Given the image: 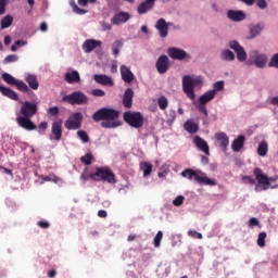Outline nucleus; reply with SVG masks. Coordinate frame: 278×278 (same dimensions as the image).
Listing matches in <instances>:
<instances>
[{"label":"nucleus","mask_w":278,"mask_h":278,"mask_svg":"<svg viewBox=\"0 0 278 278\" xmlns=\"http://www.w3.org/2000/svg\"><path fill=\"white\" fill-rule=\"evenodd\" d=\"M22 103L20 111L15 113L18 127L25 131H36L38 126L31 121L38 113V103L31 101H20Z\"/></svg>","instance_id":"nucleus-1"},{"label":"nucleus","mask_w":278,"mask_h":278,"mask_svg":"<svg viewBox=\"0 0 278 278\" xmlns=\"http://www.w3.org/2000/svg\"><path fill=\"white\" fill-rule=\"evenodd\" d=\"M118 116L121 113L114 109L102 108L96 111L92 115V118L96 123L101 122V127L103 129H116V127H121L122 123L118 121Z\"/></svg>","instance_id":"nucleus-2"},{"label":"nucleus","mask_w":278,"mask_h":278,"mask_svg":"<svg viewBox=\"0 0 278 278\" xmlns=\"http://www.w3.org/2000/svg\"><path fill=\"white\" fill-rule=\"evenodd\" d=\"M194 88H203V77L185 75L182 77V92H185V94L191 101H194V99H197Z\"/></svg>","instance_id":"nucleus-3"},{"label":"nucleus","mask_w":278,"mask_h":278,"mask_svg":"<svg viewBox=\"0 0 278 278\" xmlns=\"http://www.w3.org/2000/svg\"><path fill=\"white\" fill-rule=\"evenodd\" d=\"M199 175L198 172L193 169H185L181 172V177L189 179V181H197L201 186H216V180L211 179L210 177L205 176V174Z\"/></svg>","instance_id":"nucleus-4"},{"label":"nucleus","mask_w":278,"mask_h":278,"mask_svg":"<svg viewBox=\"0 0 278 278\" xmlns=\"http://www.w3.org/2000/svg\"><path fill=\"white\" fill-rule=\"evenodd\" d=\"M247 64L248 66H256V68H266V65L268 64V55L258 50H251L249 52Z\"/></svg>","instance_id":"nucleus-5"},{"label":"nucleus","mask_w":278,"mask_h":278,"mask_svg":"<svg viewBox=\"0 0 278 278\" xmlns=\"http://www.w3.org/2000/svg\"><path fill=\"white\" fill-rule=\"evenodd\" d=\"M253 175L257 181L254 188L255 192H264L270 188V181H273V178H268L260 167L254 168Z\"/></svg>","instance_id":"nucleus-6"},{"label":"nucleus","mask_w":278,"mask_h":278,"mask_svg":"<svg viewBox=\"0 0 278 278\" xmlns=\"http://www.w3.org/2000/svg\"><path fill=\"white\" fill-rule=\"evenodd\" d=\"M93 181H108V184H116L114 173L110 167H98L96 173L89 175Z\"/></svg>","instance_id":"nucleus-7"},{"label":"nucleus","mask_w":278,"mask_h":278,"mask_svg":"<svg viewBox=\"0 0 278 278\" xmlns=\"http://www.w3.org/2000/svg\"><path fill=\"white\" fill-rule=\"evenodd\" d=\"M123 118L127 125L134 127L135 129H140L144 125V117L142 113L136 111L124 112Z\"/></svg>","instance_id":"nucleus-8"},{"label":"nucleus","mask_w":278,"mask_h":278,"mask_svg":"<svg viewBox=\"0 0 278 278\" xmlns=\"http://www.w3.org/2000/svg\"><path fill=\"white\" fill-rule=\"evenodd\" d=\"M62 101L70 103V105H88V96L83 91H74L62 98Z\"/></svg>","instance_id":"nucleus-9"},{"label":"nucleus","mask_w":278,"mask_h":278,"mask_svg":"<svg viewBox=\"0 0 278 278\" xmlns=\"http://www.w3.org/2000/svg\"><path fill=\"white\" fill-rule=\"evenodd\" d=\"M81 123H84V114L76 112L65 121V128L70 131H77V129H81Z\"/></svg>","instance_id":"nucleus-10"},{"label":"nucleus","mask_w":278,"mask_h":278,"mask_svg":"<svg viewBox=\"0 0 278 278\" xmlns=\"http://www.w3.org/2000/svg\"><path fill=\"white\" fill-rule=\"evenodd\" d=\"M167 55H169L172 60H179V61L192 60V55H190L184 49L177 48V47L168 48Z\"/></svg>","instance_id":"nucleus-11"},{"label":"nucleus","mask_w":278,"mask_h":278,"mask_svg":"<svg viewBox=\"0 0 278 278\" xmlns=\"http://www.w3.org/2000/svg\"><path fill=\"white\" fill-rule=\"evenodd\" d=\"M229 49H232L237 55L238 62H247V50L237 40H231L228 42Z\"/></svg>","instance_id":"nucleus-12"},{"label":"nucleus","mask_w":278,"mask_h":278,"mask_svg":"<svg viewBox=\"0 0 278 278\" xmlns=\"http://www.w3.org/2000/svg\"><path fill=\"white\" fill-rule=\"evenodd\" d=\"M169 66H170V61L166 54L159 56L155 63V67L157 73H160V75H164V73H167Z\"/></svg>","instance_id":"nucleus-13"},{"label":"nucleus","mask_w":278,"mask_h":278,"mask_svg":"<svg viewBox=\"0 0 278 278\" xmlns=\"http://www.w3.org/2000/svg\"><path fill=\"white\" fill-rule=\"evenodd\" d=\"M227 18L232 23H242V21L247 20V13L242 10H228Z\"/></svg>","instance_id":"nucleus-14"},{"label":"nucleus","mask_w":278,"mask_h":278,"mask_svg":"<svg viewBox=\"0 0 278 278\" xmlns=\"http://www.w3.org/2000/svg\"><path fill=\"white\" fill-rule=\"evenodd\" d=\"M170 23H166V20L160 18L155 24V29L159 30L160 38H166L168 36V26Z\"/></svg>","instance_id":"nucleus-15"},{"label":"nucleus","mask_w":278,"mask_h":278,"mask_svg":"<svg viewBox=\"0 0 278 278\" xmlns=\"http://www.w3.org/2000/svg\"><path fill=\"white\" fill-rule=\"evenodd\" d=\"M101 45H103V42H101V40L87 39L83 43V51H85V53H92V51H94V49L101 47Z\"/></svg>","instance_id":"nucleus-16"},{"label":"nucleus","mask_w":278,"mask_h":278,"mask_svg":"<svg viewBox=\"0 0 278 278\" xmlns=\"http://www.w3.org/2000/svg\"><path fill=\"white\" fill-rule=\"evenodd\" d=\"M130 18H131V15H129L128 12L122 11L112 17L111 23L113 25H123L127 23V21H129Z\"/></svg>","instance_id":"nucleus-17"},{"label":"nucleus","mask_w":278,"mask_h":278,"mask_svg":"<svg viewBox=\"0 0 278 278\" xmlns=\"http://www.w3.org/2000/svg\"><path fill=\"white\" fill-rule=\"evenodd\" d=\"M119 71L122 79L125 81V84H131V81L136 79V75H134L131 68H129L127 65H122Z\"/></svg>","instance_id":"nucleus-18"},{"label":"nucleus","mask_w":278,"mask_h":278,"mask_svg":"<svg viewBox=\"0 0 278 278\" xmlns=\"http://www.w3.org/2000/svg\"><path fill=\"white\" fill-rule=\"evenodd\" d=\"M193 143L195 144L197 149L202 151V153L210 155V146L207 144V141H205L200 136H195L193 138Z\"/></svg>","instance_id":"nucleus-19"},{"label":"nucleus","mask_w":278,"mask_h":278,"mask_svg":"<svg viewBox=\"0 0 278 278\" xmlns=\"http://www.w3.org/2000/svg\"><path fill=\"white\" fill-rule=\"evenodd\" d=\"M215 139L217 140V142H219V149L226 152L229 148V136H227V134L225 132H217L215 134Z\"/></svg>","instance_id":"nucleus-20"},{"label":"nucleus","mask_w":278,"mask_h":278,"mask_svg":"<svg viewBox=\"0 0 278 278\" xmlns=\"http://www.w3.org/2000/svg\"><path fill=\"white\" fill-rule=\"evenodd\" d=\"M93 79L97 84H100L101 86H109V87L114 86V80L112 79V77L105 74H96L93 76Z\"/></svg>","instance_id":"nucleus-21"},{"label":"nucleus","mask_w":278,"mask_h":278,"mask_svg":"<svg viewBox=\"0 0 278 278\" xmlns=\"http://www.w3.org/2000/svg\"><path fill=\"white\" fill-rule=\"evenodd\" d=\"M156 0H146L144 2L140 3L137 12L138 14H147V12H151L153 8L155 7Z\"/></svg>","instance_id":"nucleus-22"},{"label":"nucleus","mask_w":278,"mask_h":278,"mask_svg":"<svg viewBox=\"0 0 278 278\" xmlns=\"http://www.w3.org/2000/svg\"><path fill=\"white\" fill-rule=\"evenodd\" d=\"M123 105L128 110L131 109V106L134 105V89L131 88L126 89L123 96Z\"/></svg>","instance_id":"nucleus-23"},{"label":"nucleus","mask_w":278,"mask_h":278,"mask_svg":"<svg viewBox=\"0 0 278 278\" xmlns=\"http://www.w3.org/2000/svg\"><path fill=\"white\" fill-rule=\"evenodd\" d=\"M65 81H67V84H79V81H81V76L77 70H73L65 74Z\"/></svg>","instance_id":"nucleus-24"},{"label":"nucleus","mask_w":278,"mask_h":278,"mask_svg":"<svg viewBox=\"0 0 278 278\" xmlns=\"http://www.w3.org/2000/svg\"><path fill=\"white\" fill-rule=\"evenodd\" d=\"M249 29H250V35L248 37V40H253L254 38H257L260 34H262L264 29V24L258 23L255 25H251Z\"/></svg>","instance_id":"nucleus-25"},{"label":"nucleus","mask_w":278,"mask_h":278,"mask_svg":"<svg viewBox=\"0 0 278 278\" xmlns=\"http://www.w3.org/2000/svg\"><path fill=\"white\" fill-rule=\"evenodd\" d=\"M247 138L244 135L239 136L237 139H235L231 143V149L235 153H240L242 149L244 148V141Z\"/></svg>","instance_id":"nucleus-26"},{"label":"nucleus","mask_w":278,"mask_h":278,"mask_svg":"<svg viewBox=\"0 0 278 278\" xmlns=\"http://www.w3.org/2000/svg\"><path fill=\"white\" fill-rule=\"evenodd\" d=\"M51 131L54 136V140H62V121H56L52 123Z\"/></svg>","instance_id":"nucleus-27"},{"label":"nucleus","mask_w":278,"mask_h":278,"mask_svg":"<svg viewBox=\"0 0 278 278\" xmlns=\"http://www.w3.org/2000/svg\"><path fill=\"white\" fill-rule=\"evenodd\" d=\"M25 80L27 81V84H28L29 88H31V90H38L40 85L38 83V77L36 76V74L26 73Z\"/></svg>","instance_id":"nucleus-28"},{"label":"nucleus","mask_w":278,"mask_h":278,"mask_svg":"<svg viewBox=\"0 0 278 278\" xmlns=\"http://www.w3.org/2000/svg\"><path fill=\"white\" fill-rule=\"evenodd\" d=\"M0 92H1V94H3V97H8L9 99H12L13 101H18V94L14 90H12L8 87L0 86Z\"/></svg>","instance_id":"nucleus-29"},{"label":"nucleus","mask_w":278,"mask_h":278,"mask_svg":"<svg viewBox=\"0 0 278 278\" xmlns=\"http://www.w3.org/2000/svg\"><path fill=\"white\" fill-rule=\"evenodd\" d=\"M215 94H214V91H206L204 92L202 96H200L199 98V103H202V105H207V103H210V101H214L215 99Z\"/></svg>","instance_id":"nucleus-30"},{"label":"nucleus","mask_w":278,"mask_h":278,"mask_svg":"<svg viewBox=\"0 0 278 278\" xmlns=\"http://www.w3.org/2000/svg\"><path fill=\"white\" fill-rule=\"evenodd\" d=\"M184 127L188 131V134H197V131H199V124H197L194 119H188L184 124Z\"/></svg>","instance_id":"nucleus-31"},{"label":"nucleus","mask_w":278,"mask_h":278,"mask_svg":"<svg viewBox=\"0 0 278 278\" xmlns=\"http://www.w3.org/2000/svg\"><path fill=\"white\" fill-rule=\"evenodd\" d=\"M220 60H223V62H233V60H236V54L233 51L225 49L220 53Z\"/></svg>","instance_id":"nucleus-32"},{"label":"nucleus","mask_w":278,"mask_h":278,"mask_svg":"<svg viewBox=\"0 0 278 278\" xmlns=\"http://www.w3.org/2000/svg\"><path fill=\"white\" fill-rule=\"evenodd\" d=\"M257 155H260L261 157H266V155H268V142H266L265 140L258 143Z\"/></svg>","instance_id":"nucleus-33"},{"label":"nucleus","mask_w":278,"mask_h":278,"mask_svg":"<svg viewBox=\"0 0 278 278\" xmlns=\"http://www.w3.org/2000/svg\"><path fill=\"white\" fill-rule=\"evenodd\" d=\"M140 170H142L143 177H149V175H151V173L153 172V165L148 162H142L140 163Z\"/></svg>","instance_id":"nucleus-34"},{"label":"nucleus","mask_w":278,"mask_h":278,"mask_svg":"<svg viewBox=\"0 0 278 278\" xmlns=\"http://www.w3.org/2000/svg\"><path fill=\"white\" fill-rule=\"evenodd\" d=\"M223 90H225V80H218L213 84L211 92L216 96V92H223Z\"/></svg>","instance_id":"nucleus-35"},{"label":"nucleus","mask_w":278,"mask_h":278,"mask_svg":"<svg viewBox=\"0 0 278 278\" xmlns=\"http://www.w3.org/2000/svg\"><path fill=\"white\" fill-rule=\"evenodd\" d=\"M14 23V17L12 15H7L1 20V29H8Z\"/></svg>","instance_id":"nucleus-36"},{"label":"nucleus","mask_w":278,"mask_h":278,"mask_svg":"<svg viewBox=\"0 0 278 278\" xmlns=\"http://www.w3.org/2000/svg\"><path fill=\"white\" fill-rule=\"evenodd\" d=\"M163 238H164V232L162 230H159L153 240V245L155 247V249H160Z\"/></svg>","instance_id":"nucleus-37"},{"label":"nucleus","mask_w":278,"mask_h":278,"mask_svg":"<svg viewBox=\"0 0 278 278\" xmlns=\"http://www.w3.org/2000/svg\"><path fill=\"white\" fill-rule=\"evenodd\" d=\"M2 79L3 81H5L7 84H9V86H14L17 81V79L14 78V76H12L9 73H3L2 74Z\"/></svg>","instance_id":"nucleus-38"},{"label":"nucleus","mask_w":278,"mask_h":278,"mask_svg":"<svg viewBox=\"0 0 278 278\" xmlns=\"http://www.w3.org/2000/svg\"><path fill=\"white\" fill-rule=\"evenodd\" d=\"M14 86H16L17 90H21V92H29V86L23 80L17 79Z\"/></svg>","instance_id":"nucleus-39"},{"label":"nucleus","mask_w":278,"mask_h":278,"mask_svg":"<svg viewBox=\"0 0 278 278\" xmlns=\"http://www.w3.org/2000/svg\"><path fill=\"white\" fill-rule=\"evenodd\" d=\"M77 138H79L81 142H90V137L88 136V132H86V130H78Z\"/></svg>","instance_id":"nucleus-40"},{"label":"nucleus","mask_w":278,"mask_h":278,"mask_svg":"<svg viewBox=\"0 0 278 278\" xmlns=\"http://www.w3.org/2000/svg\"><path fill=\"white\" fill-rule=\"evenodd\" d=\"M157 103L160 110H166V108H168V99L164 96L159 98Z\"/></svg>","instance_id":"nucleus-41"},{"label":"nucleus","mask_w":278,"mask_h":278,"mask_svg":"<svg viewBox=\"0 0 278 278\" xmlns=\"http://www.w3.org/2000/svg\"><path fill=\"white\" fill-rule=\"evenodd\" d=\"M266 236L267 235L264 231L258 235L256 242H257V247H261V249L266 247Z\"/></svg>","instance_id":"nucleus-42"},{"label":"nucleus","mask_w":278,"mask_h":278,"mask_svg":"<svg viewBox=\"0 0 278 278\" xmlns=\"http://www.w3.org/2000/svg\"><path fill=\"white\" fill-rule=\"evenodd\" d=\"M42 181H53L54 184H58L60 181V177L55 176V174H51L49 176H41Z\"/></svg>","instance_id":"nucleus-43"},{"label":"nucleus","mask_w":278,"mask_h":278,"mask_svg":"<svg viewBox=\"0 0 278 278\" xmlns=\"http://www.w3.org/2000/svg\"><path fill=\"white\" fill-rule=\"evenodd\" d=\"M80 161L83 164H86V166H90L92 164V154L87 153L85 156L80 157Z\"/></svg>","instance_id":"nucleus-44"},{"label":"nucleus","mask_w":278,"mask_h":278,"mask_svg":"<svg viewBox=\"0 0 278 278\" xmlns=\"http://www.w3.org/2000/svg\"><path fill=\"white\" fill-rule=\"evenodd\" d=\"M175 118H176L175 110H169L167 112V124L173 125V123H175Z\"/></svg>","instance_id":"nucleus-45"},{"label":"nucleus","mask_w":278,"mask_h":278,"mask_svg":"<svg viewBox=\"0 0 278 278\" xmlns=\"http://www.w3.org/2000/svg\"><path fill=\"white\" fill-rule=\"evenodd\" d=\"M185 200L186 198L184 195H178L173 200V205H175V207H179L180 205H184Z\"/></svg>","instance_id":"nucleus-46"},{"label":"nucleus","mask_w":278,"mask_h":278,"mask_svg":"<svg viewBox=\"0 0 278 278\" xmlns=\"http://www.w3.org/2000/svg\"><path fill=\"white\" fill-rule=\"evenodd\" d=\"M254 3L258 10H266V8H268V2H266V0H254Z\"/></svg>","instance_id":"nucleus-47"},{"label":"nucleus","mask_w":278,"mask_h":278,"mask_svg":"<svg viewBox=\"0 0 278 278\" xmlns=\"http://www.w3.org/2000/svg\"><path fill=\"white\" fill-rule=\"evenodd\" d=\"M12 62H18V55L11 54V55L5 56L4 64H10Z\"/></svg>","instance_id":"nucleus-48"},{"label":"nucleus","mask_w":278,"mask_h":278,"mask_svg":"<svg viewBox=\"0 0 278 278\" xmlns=\"http://www.w3.org/2000/svg\"><path fill=\"white\" fill-rule=\"evenodd\" d=\"M188 235L191 238H195L197 240H203V235L201 232H198L197 230H189Z\"/></svg>","instance_id":"nucleus-49"},{"label":"nucleus","mask_w":278,"mask_h":278,"mask_svg":"<svg viewBox=\"0 0 278 278\" xmlns=\"http://www.w3.org/2000/svg\"><path fill=\"white\" fill-rule=\"evenodd\" d=\"M71 5H72L73 11L75 12V14L84 15V14H86V12H88L84 9H79V7H77L75 2H73Z\"/></svg>","instance_id":"nucleus-50"},{"label":"nucleus","mask_w":278,"mask_h":278,"mask_svg":"<svg viewBox=\"0 0 278 278\" xmlns=\"http://www.w3.org/2000/svg\"><path fill=\"white\" fill-rule=\"evenodd\" d=\"M9 2L10 0H0V16L5 14V5H8Z\"/></svg>","instance_id":"nucleus-51"},{"label":"nucleus","mask_w":278,"mask_h":278,"mask_svg":"<svg viewBox=\"0 0 278 278\" xmlns=\"http://www.w3.org/2000/svg\"><path fill=\"white\" fill-rule=\"evenodd\" d=\"M269 66H270L271 68H278V53H276V54L271 58V60H270V62H269Z\"/></svg>","instance_id":"nucleus-52"},{"label":"nucleus","mask_w":278,"mask_h":278,"mask_svg":"<svg viewBox=\"0 0 278 278\" xmlns=\"http://www.w3.org/2000/svg\"><path fill=\"white\" fill-rule=\"evenodd\" d=\"M242 182L243 184H249L250 186H254L255 179L251 176H243L242 177Z\"/></svg>","instance_id":"nucleus-53"},{"label":"nucleus","mask_w":278,"mask_h":278,"mask_svg":"<svg viewBox=\"0 0 278 278\" xmlns=\"http://www.w3.org/2000/svg\"><path fill=\"white\" fill-rule=\"evenodd\" d=\"M197 109L199 110V112L204 114V116H207V106H205V104L199 102V104L197 105Z\"/></svg>","instance_id":"nucleus-54"},{"label":"nucleus","mask_w":278,"mask_h":278,"mask_svg":"<svg viewBox=\"0 0 278 278\" xmlns=\"http://www.w3.org/2000/svg\"><path fill=\"white\" fill-rule=\"evenodd\" d=\"M91 94L93 97H105V92L102 89H93L91 90Z\"/></svg>","instance_id":"nucleus-55"},{"label":"nucleus","mask_w":278,"mask_h":278,"mask_svg":"<svg viewBox=\"0 0 278 278\" xmlns=\"http://www.w3.org/2000/svg\"><path fill=\"white\" fill-rule=\"evenodd\" d=\"M37 225L41 229H49V227H51V224H49V222H47V220H40L37 223Z\"/></svg>","instance_id":"nucleus-56"},{"label":"nucleus","mask_w":278,"mask_h":278,"mask_svg":"<svg viewBox=\"0 0 278 278\" xmlns=\"http://www.w3.org/2000/svg\"><path fill=\"white\" fill-rule=\"evenodd\" d=\"M102 31H110L112 29V24L105 23V22H100Z\"/></svg>","instance_id":"nucleus-57"},{"label":"nucleus","mask_w":278,"mask_h":278,"mask_svg":"<svg viewBox=\"0 0 278 278\" xmlns=\"http://www.w3.org/2000/svg\"><path fill=\"white\" fill-rule=\"evenodd\" d=\"M48 114H51V116H58V114H60V109L58 106H52L48 110Z\"/></svg>","instance_id":"nucleus-58"},{"label":"nucleus","mask_w":278,"mask_h":278,"mask_svg":"<svg viewBox=\"0 0 278 278\" xmlns=\"http://www.w3.org/2000/svg\"><path fill=\"white\" fill-rule=\"evenodd\" d=\"M260 225V220L255 217H251L249 220V227H257Z\"/></svg>","instance_id":"nucleus-59"},{"label":"nucleus","mask_w":278,"mask_h":278,"mask_svg":"<svg viewBox=\"0 0 278 278\" xmlns=\"http://www.w3.org/2000/svg\"><path fill=\"white\" fill-rule=\"evenodd\" d=\"M123 48V41H121V40H117V41H115V42H113V45H112V49H122Z\"/></svg>","instance_id":"nucleus-60"},{"label":"nucleus","mask_w":278,"mask_h":278,"mask_svg":"<svg viewBox=\"0 0 278 278\" xmlns=\"http://www.w3.org/2000/svg\"><path fill=\"white\" fill-rule=\"evenodd\" d=\"M49 127V124L47 122H41L38 126V129L41 131H47V128Z\"/></svg>","instance_id":"nucleus-61"},{"label":"nucleus","mask_w":278,"mask_h":278,"mask_svg":"<svg viewBox=\"0 0 278 278\" xmlns=\"http://www.w3.org/2000/svg\"><path fill=\"white\" fill-rule=\"evenodd\" d=\"M98 216H99L100 218H108V212H106L105 210H100V211L98 212Z\"/></svg>","instance_id":"nucleus-62"},{"label":"nucleus","mask_w":278,"mask_h":278,"mask_svg":"<svg viewBox=\"0 0 278 278\" xmlns=\"http://www.w3.org/2000/svg\"><path fill=\"white\" fill-rule=\"evenodd\" d=\"M240 1L241 3H244L245 5H254L255 4V0H238Z\"/></svg>","instance_id":"nucleus-63"},{"label":"nucleus","mask_w":278,"mask_h":278,"mask_svg":"<svg viewBox=\"0 0 278 278\" xmlns=\"http://www.w3.org/2000/svg\"><path fill=\"white\" fill-rule=\"evenodd\" d=\"M270 103L271 105H278V96L271 98Z\"/></svg>","instance_id":"nucleus-64"}]
</instances>
